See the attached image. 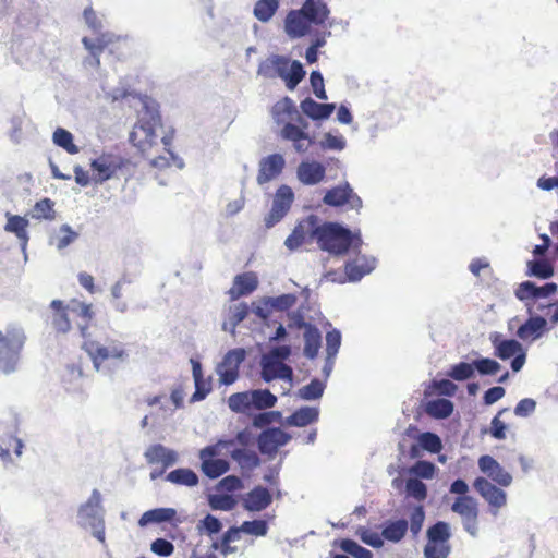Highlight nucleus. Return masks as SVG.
<instances>
[{"instance_id":"nucleus-1","label":"nucleus","mask_w":558,"mask_h":558,"mask_svg":"<svg viewBox=\"0 0 558 558\" xmlns=\"http://www.w3.org/2000/svg\"><path fill=\"white\" fill-rule=\"evenodd\" d=\"M271 116L278 125H282L281 138L291 142L295 151L304 154L314 144L313 137L306 132L308 123L300 116L291 98L278 100L271 108Z\"/></svg>"},{"instance_id":"nucleus-2","label":"nucleus","mask_w":558,"mask_h":558,"mask_svg":"<svg viewBox=\"0 0 558 558\" xmlns=\"http://www.w3.org/2000/svg\"><path fill=\"white\" fill-rule=\"evenodd\" d=\"M330 10L324 0H305L300 9L291 10L284 19V32L290 38L311 34L312 26L325 25Z\"/></svg>"},{"instance_id":"nucleus-3","label":"nucleus","mask_w":558,"mask_h":558,"mask_svg":"<svg viewBox=\"0 0 558 558\" xmlns=\"http://www.w3.org/2000/svg\"><path fill=\"white\" fill-rule=\"evenodd\" d=\"M51 314L48 317V324L57 333H66L72 328V320L78 318L76 323L83 338L87 337L88 328L94 319V312L90 304L72 300L69 304H63L60 300H53L50 303Z\"/></svg>"},{"instance_id":"nucleus-4","label":"nucleus","mask_w":558,"mask_h":558,"mask_svg":"<svg viewBox=\"0 0 558 558\" xmlns=\"http://www.w3.org/2000/svg\"><path fill=\"white\" fill-rule=\"evenodd\" d=\"M160 123L158 105L155 101L144 100L143 113L130 133V142L150 159L154 157L151 149L157 145L155 130Z\"/></svg>"},{"instance_id":"nucleus-5","label":"nucleus","mask_w":558,"mask_h":558,"mask_svg":"<svg viewBox=\"0 0 558 558\" xmlns=\"http://www.w3.org/2000/svg\"><path fill=\"white\" fill-rule=\"evenodd\" d=\"M83 348L90 357L96 371H99L107 361L124 362L129 357L125 344L118 339H106L104 342L84 338Z\"/></svg>"},{"instance_id":"nucleus-6","label":"nucleus","mask_w":558,"mask_h":558,"mask_svg":"<svg viewBox=\"0 0 558 558\" xmlns=\"http://www.w3.org/2000/svg\"><path fill=\"white\" fill-rule=\"evenodd\" d=\"M317 244L323 251L343 255L353 244V234L337 222L318 223Z\"/></svg>"},{"instance_id":"nucleus-7","label":"nucleus","mask_w":558,"mask_h":558,"mask_svg":"<svg viewBox=\"0 0 558 558\" xmlns=\"http://www.w3.org/2000/svg\"><path fill=\"white\" fill-rule=\"evenodd\" d=\"M556 291L557 284L553 281L543 287H536L532 281H523L517 288L515 296L525 302L527 313L534 315L537 312H544L545 308L553 307V303L544 300Z\"/></svg>"},{"instance_id":"nucleus-8","label":"nucleus","mask_w":558,"mask_h":558,"mask_svg":"<svg viewBox=\"0 0 558 558\" xmlns=\"http://www.w3.org/2000/svg\"><path fill=\"white\" fill-rule=\"evenodd\" d=\"M234 445V440H219L215 445L207 446L199 451L202 472L209 478H217L227 473L230 469L229 462L219 459L221 449H229Z\"/></svg>"},{"instance_id":"nucleus-9","label":"nucleus","mask_w":558,"mask_h":558,"mask_svg":"<svg viewBox=\"0 0 558 558\" xmlns=\"http://www.w3.org/2000/svg\"><path fill=\"white\" fill-rule=\"evenodd\" d=\"M318 222L316 215H310L300 220L284 241L287 248L295 251L305 244H311L313 240L317 241Z\"/></svg>"},{"instance_id":"nucleus-10","label":"nucleus","mask_w":558,"mask_h":558,"mask_svg":"<svg viewBox=\"0 0 558 558\" xmlns=\"http://www.w3.org/2000/svg\"><path fill=\"white\" fill-rule=\"evenodd\" d=\"M274 72L284 80L287 87L292 90L304 78L305 71L299 61H290L282 56H275L270 60Z\"/></svg>"},{"instance_id":"nucleus-11","label":"nucleus","mask_w":558,"mask_h":558,"mask_svg":"<svg viewBox=\"0 0 558 558\" xmlns=\"http://www.w3.org/2000/svg\"><path fill=\"white\" fill-rule=\"evenodd\" d=\"M294 201V193L289 185H280L274 197L272 206L265 218L266 227L270 228L278 223L290 210Z\"/></svg>"},{"instance_id":"nucleus-12","label":"nucleus","mask_w":558,"mask_h":558,"mask_svg":"<svg viewBox=\"0 0 558 558\" xmlns=\"http://www.w3.org/2000/svg\"><path fill=\"white\" fill-rule=\"evenodd\" d=\"M452 512L462 518L464 529L475 535L477 531L478 505L471 496H459L451 505Z\"/></svg>"},{"instance_id":"nucleus-13","label":"nucleus","mask_w":558,"mask_h":558,"mask_svg":"<svg viewBox=\"0 0 558 558\" xmlns=\"http://www.w3.org/2000/svg\"><path fill=\"white\" fill-rule=\"evenodd\" d=\"M244 359V349H233L226 353L222 361L217 366L219 381L222 385H231L238 379L239 368Z\"/></svg>"},{"instance_id":"nucleus-14","label":"nucleus","mask_w":558,"mask_h":558,"mask_svg":"<svg viewBox=\"0 0 558 558\" xmlns=\"http://www.w3.org/2000/svg\"><path fill=\"white\" fill-rule=\"evenodd\" d=\"M291 435L279 427H271L263 430L257 439L258 449L263 454L274 458L279 448L287 445Z\"/></svg>"},{"instance_id":"nucleus-15","label":"nucleus","mask_w":558,"mask_h":558,"mask_svg":"<svg viewBox=\"0 0 558 558\" xmlns=\"http://www.w3.org/2000/svg\"><path fill=\"white\" fill-rule=\"evenodd\" d=\"M474 488L487 501L494 514L507 502L506 493L484 477L474 481Z\"/></svg>"},{"instance_id":"nucleus-16","label":"nucleus","mask_w":558,"mask_h":558,"mask_svg":"<svg viewBox=\"0 0 558 558\" xmlns=\"http://www.w3.org/2000/svg\"><path fill=\"white\" fill-rule=\"evenodd\" d=\"M323 202L329 206H342L350 204L351 208H360L362 206L361 198L355 195L348 183L335 186L328 190L323 198Z\"/></svg>"},{"instance_id":"nucleus-17","label":"nucleus","mask_w":558,"mask_h":558,"mask_svg":"<svg viewBox=\"0 0 558 558\" xmlns=\"http://www.w3.org/2000/svg\"><path fill=\"white\" fill-rule=\"evenodd\" d=\"M286 166L282 155L271 154L259 161L256 181L259 185H264L279 177Z\"/></svg>"},{"instance_id":"nucleus-18","label":"nucleus","mask_w":558,"mask_h":558,"mask_svg":"<svg viewBox=\"0 0 558 558\" xmlns=\"http://www.w3.org/2000/svg\"><path fill=\"white\" fill-rule=\"evenodd\" d=\"M124 166L121 157L110 154H104L99 158L94 159L90 163L93 171L96 172V181L104 182L112 178L118 170Z\"/></svg>"},{"instance_id":"nucleus-19","label":"nucleus","mask_w":558,"mask_h":558,"mask_svg":"<svg viewBox=\"0 0 558 558\" xmlns=\"http://www.w3.org/2000/svg\"><path fill=\"white\" fill-rule=\"evenodd\" d=\"M480 470L487 474L494 482L500 486H509L512 476L508 473L493 457L485 454L478 459Z\"/></svg>"},{"instance_id":"nucleus-20","label":"nucleus","mask_w":558,"mask_h":558,"mask_svg":"<svg viewBox=\"0 0 558 558\" xmlns=\"http://www.w3.org/2000/svg\"><path fill=\"white\" fill-rule=\"evenodd\" d=\"M326 175V168L318 161H302L296 169L299 181L305 185H316Z\"/></svg>"},{"instance_id":"nucleus-21","label":"nucleus","mask_w":558,"mask_h":558,"mask_svg":"<svg viewBox=\"0 0 558 558\" xmlns=\"http://www.w3.org/2000/svg\"><path fill=\"white\" fill-rule=\"evenodd\" d=\"M547 330V320L544 317L530 315L529 319L518 328L517 336L523 341H534L539 339Z\"/></svg>"},{"instance_id":"nucleus-22","label":"nucleus","mask_w":558,"mask_h":558,"mask_svg":"<svg viewBox=\"0 0 558 558\" xmlns=\"http://www.w3.org/2000/svg\"><path fill=\"white\" fill-rule=\"evenodd\" d=\"M376 266V258L366 255H357L345 264L347 279H362L368 276Z\"/></svg>"},{"instance_id":"nucleus-23","label":"nucleus","mask_w":558,"mask_h":558,"mask_svg":"<svg viewBox=\"0 0 558 558\" xmlns=\"http://www.w3.org/2000/svg\"><path fill=\"white\" fill-rule=\"evenodd\" d=\"M272 502L270 492L263 486H255L243 498V507L250 512H259L265 510Z\"/></svg>"},{"instance_id":"nucleus-24","label":"nucleus","mask_w":558,"mask_h":558,"mask_svg":"<svg viewBox=\"0 0 558 558\" xmlns=\"http://www.w3.org/2000/svg\"><path fill=\"white\" fill-rule=\"evenodd\" d=\"M296 299L292 294H282L277 298H265L263 300V306H256L254 313L266 319L272 310L287 311L292 307Z\"/></svg>"},{"instance_id":"nucleus-25","label":"nucleus","mask_w":558,"mask_h":558,"mask_svg":"<svg viewBox=\"0 0 558 558\" xmlns=\"http://www.w3.org/2000/svg\"><path fill=\"white\" fill-rule=\"evenodd\" d=\"M149 464H160L163 470L177 462V453L160 444L151 445L145 452Z\"/></svg>"},{"instance_id":"nucleus-26","label":"nucleus","mask_w":558,"mask_h":558,"mask_svg":"<svg viewBox=\"0 0 558 558\" xmlns=\"http://www.w3.org/2000/svg\"><path fill=\"white\" fill-rule=\"evenodd\" d=\"M302 112L312 120H324L329 118L336 109L335 104H319L307 97L301 101Z\"/></svg>"},{"instance_id":"nucleus-27","label":"nucleus","mask_w":558,"mask_h":558,"mask_svg":"<svg viewBox=\"0 0 558 558\" xmlns=\"http://www.w3.org/2000/svg\"><path fill=\"white\" fill-rule=\"evenodd\" d=\"M26 336L21 327L8 326L4 331H0V347L21 353L25 343Z\"/></svg>"},{"instance_id":"nucleus-28","label":"nucleus","mask_w":558,"mask_h":558,"mask_svg":"<svg viewBox=\"0 0 558 558\" xmlns=\"http://www.w3.org/2000/svg\"><path fill=\"white\" fill-rule=\"evenodd\" d=\"M292 376V368L281 361H267L263 364L262 378L267 383L275 378L291 380Z\"/></svg>"},{"instance_id":"nucleus-29","label":"nucleus","mask_w":558,"mask_h":558,"mask_svg":"<svg viewBox=\"0 0 558 558\" xmlns=\"http://www.w3.org/2000/svg\"><path fill=\"white\" fill-rule=\"evenodd\" d=\"M304 355L308 359L317 356L322 345V335L317 327L312 324H304Z\"/></svg>"},{"instance_id":"nucleus-30","label":"nucleus","mask_w":558,"mask_h":558,"mask_svg":"<svg viewBox=\"0 0 558 558\" xmlns=\"http://www.w3.org/2000/svg\"><path fill=\"white\" fill-rule=\"evenodd\" d=\"M319 411L314 407H302L287 417V424L304 427L318 421Z\"/></svg>"},{"instance_id":"nucleus-31","label":"nucleus","mask_w":558,"mask_h":558,"mask_svg":"<svg viewBox=\"0 0 558 558\" xmlns=\"http://www.w3.org/2000/svg\"><path fill=\"white\" fill-rule=\"evenodd\" d=\"M174 138V130H170L167 134L161 137L163 150L167 156H154L151 157V166L156 168H166L175 162L177 156L172 151V143Z\"/></svg>"},{"instance_id":"nucleus-32","label":"nucleus","mask_w":558,"mask_h":558,"mask_svg":"<svg viewBox=\"0 0 558 558\" xmlns=\"http://www.w3.org/2000/svg\"><path fill=\"white\" fill-rule=\"evenodd\" d=\"M409 523L404 519L387 521L381 530V536L385 541L399 543L407 534Z\"/></svg>"},{"instance_id":"nucleus-33","label":"nucleus","mask_w":558,"mask_h":558,"mask_svg":"<svg viewBox=\"0 0 558 558\" xmlns=\"http://www.w3.org/2000/svg\"><path fill=\"white\" fill-rule=\"evenodd\" d=\"M8 221L4 226L7 232L14 233L16 238L22 242L23 246H26L28 242L27 227L28 220L19 215L7 214Z\"/></svg>"},{"instance_id":"nucleus-34","label":"nucleus","mask_w":558,"mask_h":558,"mask_svg":"<svg viewBox=\"0 0 558 558\" xmlns=\"http://www.w3.org/2000/svg\"><path fill=\"white\" fill-rule=\"evenodd\" d=\"M192 363V374L195 383V392L192 396V401L203 400L211 390V386L209 381H206L203 378L202 365L198 361L191 360Z\"/></svg>"},{"instance_id":"nucleus-35","label":"nucleus","mask_w":558,"mask_h":558,"mask_svg":"<svg viewBox=\"0 0 558 558\" xmlns=\"http://www.w3.org/2000/svg\"><path fill=\"white\" fill-rule=\"evenodd\" d=\"M84 47L88 50L92 56L90 64L95 68L100 66V54L109 45V40H107L104 36L97 37L96 39H90L88 37H84L82 39Z\"/></svg>"},{"instance_id":"nucleus-36","label":"nucleus","mask_w":558,"mask_h":558,"mask_svg":"<svg viewBox=\"0 0 558 558\" xmlns=\"http://www.w3.org/2000/svg\"><path fill=\"white\" fill-rule=\"evenodd\" d=\"M453 403L448 399H436L427 402L426 413L434 418H447L453 412Z\"/></svg>"},{"instance_id":"nucleus-37","label":"nucleus","mask_w":558,"mask_h":558,"mask_svg":"<svg viewBox=\"0 0 558 558\" xmlns=\"http://www.w3.org/2000/svg\"><path fill=\"white\" fill-rule=\"evenodd\" d=\"M177 512L173 508H157L143 513L138 523L144 526L148 523H161L174 519Z\"/></svg>"},{"instance_id":"nucleus-38","label":"nucleus","mask_w":558,"mask_h":558,"mask_svg":"<svg viewBox=\"0 0 558 558\" xmlns=\"http://www.w3.org/2000/svg\"><path fill=\"white\" fill-rule=\"evenodd\" d=\"M279 0H258L254 7V16L263 22H268L278 11Z\"/></svg>"},{"instance_id":"nucleus-39","label":"nucleus","mask_w":558,"mask_h":558,"mask_svg":"<svg viewBox=\"0 0 558 558\" xmlns=\"http://www.w3.org/2000/svg\"><path fill=\"white\" fill-rule=\"evenodd\" d=\"M167 481L185 486H195L198 483V476L190 469H177L168 473Z\"/></svg>"},{"instance_id":"nucleus-40","label":"nucleus","mask_w":558,"mask_h":558,"mask_svg":"<svg viewBox=\"0 0 558 558\" xmlns=\"http://www.w3.org/2000/svg\"><path fill=\"white\" fill-rule=\"evenodd\" d=\"M252 405L257 410L272 408L277 402V397L267 389L252 390L250 393Z\"/></svg>"},{"instance_id":"nucleus-41","label":"nucleus","mask_w":558,"mask_h":558,"mask_svg":"<svg viewBox=\"0 0 558 558\" xmlns=\"http://www.w3.org/2000/svg\"><path fill=\"white\" fill-rule=\"evenodd\" d=\"M53 143L62 147L66 153L74 155L78 153V147L73 143V135L65 129L58 128L52 135Z\"/></svg>"},{"instance_id":"nucleus-42","label":"nucleus","mask_w":558,"mask_h":558,"mask_svg":"<svg viewBox=\"0 0 558 558\" xmlns=\"http://www.w3.org/2000/svg\"><path fill=\"white\" fill-rule=\"evenodd\" d=\"M231 457L235 460L241 468L253 470L259 465L258 456L246 449H234L231 451Z\"/></svg>"},{"instance_id":"nucleus-43","label":"nucleus","mask_w":558,"mask_h":558,"mask_svg":"<svg viewBox=\"0 0 558 558\" xmlns=\"http://www.w3.org/2000/svg\"><path fill=\"white\" fill-rule=\"evenodd\" d=\"M250 393L251 391H244L231 395L228 399L229 408L236 413L250 411L253 408Z\"/></svg>"},{"instance_id":"nucleus-44","label":"nucleus","mask_w":558,"mask_h":558,"mask_svg":"<svg viewBox=\"0 0 558 558\" xmlns=\"http://www.w3.org/2000/svg\"><path fill=\"white\" fill-rule=\"evenodd\" d=\"M449 538H450L449 524L444 521H439V522L435 523L427 530V544L436 543V542L448 543Z\"/></svg>"},{"instance_id":"nucleus-45","label":"nucleus","mask_w":558,"mask_h":558,"mask_svg":"<svg viewBox=\"0 0 558 558\" xmlns=\"http://www.w3.org/2000/svg\"><path fill=\"white\" fill-rule=\"evenodd\" d=\"M20 354L16 351L7 350L5 347H0V371L5 374L14 372L19 364Z\"/></svg>"},{"instance_id":"nucleus-46","label":"nucleus","mask_w":558,"mask_h":558,"mask_svg":"<svg viewBox=\"0 0 558 558\" xmlns=\"http://www.w3.org/2000/svg\"><path fill=\"white\" fill-rule=\"evenodd\" d=\"M436 465L426 460H418L410 469L409 473L416 478L432 480L436 474Z\"/></svg>"},{"instance_id":"nucleus-47","label":"nucleus","mask_w":558,"mask_h":558,"mask_svg":"<svg viewBox=\"0 0 558 558\" xmlns=\"http://www.w3.org/2000/svg\"><path fill=\"white\" fill-rule=\"evenodd\" d=\"M54 203L50 198H43L38 201L33 208V217L35 219L53 220L56 211L53 209Z\"/></svg>"},{"instance_id":"nucleus-48","label":"nucleus","mask_w":558,"mask_h":558,"mask_svg":"<svg viewBox=\"0 0 558 558\" xmlns=\"http://www.w3.org/2000/svg\"><path fill=\"white\" fill-rule=\"evenodd\" d=\"M405 493L417 501H424L427 498L426 485L416 477H410L407 480Z\"/></svg>"},{"instance_id":"nucleus-49","label":"nucleus","mask_w":558,"mask_h":558,"mask_svg":"<svg viewBox=\"0 0 558 558\" xmlns=\"http://www.w3.org/2000/svg\"><path fill=\"white\" fill-rule=\"evenodd\" d=\"M417 440L420 446L430 453H438L442 449L440 437L432 432L422 433Z\"/></svg>"},{"instance_id":"nucleus-50","label":"nucleus","mask_w":558,"mask_h":558,"mask_svg":"<svg viewBox=\"0 0 558 558\" xmlns=\"http://www.w3.org/2000/svg\"><path fill=\"white\" fill-rule=\"evenodd\" d=\"M521 351V344L513 339L502 340L496 345V355L501 360L510 359Z\"/></svg>"},{"instance_id":"nucleus-51","label":"nucleus","mask_w":558,"mask_h":558,"mask_svg":"<svg viewBox=\"0 0 558 558\" xmlns=\"http://www.w3.org/2000/svg\"><path fill=\"white\" fill-rule=\"evenodd\" d=\"M240 529L242 533L260 537L267 534L268 524L265 520L244 521Z\"/></svg>"},{"instance_id":"nucleus-52","label":"nucleus","mask_w":558,"mask_h":558,"mask_svg":"<svg viewBox=\"0 0 558 558\" xmlns=\"http://www.w3.org/2000/svg\"><path fill=\"white\" fill-rule=\"evenodd\" d=\"M530 274L541 279L550 278L554 275V269L547 259H538L529 263Z\"/></svg>"},{"instance_id":"nucleus-53","label":"nucleus","mask_w":558,"mask_h":558,"mask_svg":"<svg viewBox=\"0 0 558 558\" xmlns=\"http://www.w3.org/2000/svg\"><path fill=\"white\" fill-rule=\"evenodd\" d=\"M474 375L473 364L460 362L454 364L448 372V376L454 380L462 381L471 378Z\"/></svg>"},{"instance_id":"nucleus-54","label":"nucleus","mask_w":558,"mask_h":558,"mask_svg":"<svg viewBox=\"0 0 558 558\" xmlns=\"http://www.w3.org/2000/svg\"><path fill=\"white\" fill-rule=\"evenodd\" d=\"M341 345V333L339 330L333 329L326 335V353L327 360L331 361L337 355Z\"/></svg>"},{"instance_id":"nucleus-55","label":"nucleus","mask_w":558,"mask_h":558,"mask_svg":"<svg viewBox=\"0 0 558 558\" xmlns=\"http://www.w3.org/2000/svg\"><path fill=\"white\" fill-rule=\"evenodd\" d=\"M449 543H430L424 547L425 558H447L450 554Z\"/></svg>"},{"instance_id":"nucleus-56","label":"nucleus","mask_w":558,"mask_h":558,"mask_svg":"<svg viewBox=\"0 0 558 558\" xmlns=\"http://www.w3.org/2000/svg\"><path fill=\"white\" fill-rule=\"evenodd\" d=\"M324 385L318 379H313L308 385L302 387L299 395L304 400H314L322 397Z\"/></svg>"},{"instance_id":"nucleus-57","label":"nucleus","mask_w":558,"mask_h":558,"mask_svg":"<svg viewBox=\"0 0 558 558\" xmlns=\"http://www.w3.org/2000/svg\"><path fill=\"white\" fill-rule=\"evenodd\" d=\"M506 411H507V409L500 410L497 413V415L493 417V420L490 422L489 434L493 438L498 439V440H504L507 437L506 432H507L508 427H507L506 423L500 420V415Z\"/></svg>"},{"instance_id":"nucleus-58","label":"nucleus","mask_w":558,"mask_h":558,"mask_svg":"<svg viewBox=\"0 0 558 558\" xmlns=\"http://www.w3.org/2000/svg\"><path fill=\"white\" fill-rule=\"evenodd\" d=\"M473 367L481 375H495L500 369V364L495 360L483 357L474 361Z\"/></svg>"},{"instance_id":"nucleus-59","label":"nucleus","mask_w":558,"mask_h":558,"mask_svg":"<svg viewBox=\"0 0 558 558\" xmlns=\"http://www.w3.org/2000/svg\"><path fill=\"white\" fill-rule=\"evenodd\" d=\"M425 520V511L423 506H415L410 514V531L413 536H417L422 530Z\"/></svg>"},{"instance_id":"nucleus-60","label":"nucleus","mask_w":558,"mask_h":558,"mask_svg":"<svg viewBox=\"0 0 558 558\" xmlns=\"http://www.w3.org/2000/svg\"><path fill=\"white\" fill-rule=\"evenodd\" d=\"M258 281H234V284L229 290L232 300L239 299L242 295L250 294L257 288Z\"/></svg>"},{"instance_id":"nucleus-61","label":"nucleus","mask_w":558,"mask_h":558,"mask_svg":"<svg viewBox=\"0 0 558 558\" xmlns=\"http://www.w3.org/2000/svg\"><path fill=\"white\" fill-rule=\"evenodd\" d=\"M341 548L354 556L355 558H372V553L359 545L356 542L352 539H343L341 543Z\"/></svg>"},{"instance_id":"nucleus-62","label":"nucleus","mask_w":558,"mask_h":558,"mask_svg":"<svg viewBox=\"0 0 558 558\" xmlns=\"http://www.w3.org/2000/svg\"><path fill=\"white\" fill-rule=\"evenodd\" d=\"M469 269L472 272V275L475 277H480L481 275H484V276L493 275V269L490 267V264L487 260V258H485V257L473 259L469 265Z\"/></svg>"},{"instance_id":"nucleus-63","label":"nucleus","mask_w":558,"mask_h":558,"mask_svg":"<svg viewBox=\"0 0 558 558\" xmlns=\"http://www.w3.org/2000/svg\"><path fill=\"white\" fill-rule=\"evenodd\" d=\"M310 83L315 96L320 100H326L327 94L325 90L324 77L319 71H313L311 73Z\"/></svg>"},{"instance_id":"nucleus-64","label":"nucleus","mask_w":558,"mask_h":558,"mask_svg":"<svg viewBox=\"0 0 558 558\" xmlns=\"http://www.w3.org/2000/svg\"><path fill=\"white\" fill-rule=\"evenodd\" d=\"M235 505L236 501L231 495H217L210 500L211 508L217 510L230 511Z\"/></svg>"}]
</instances>
